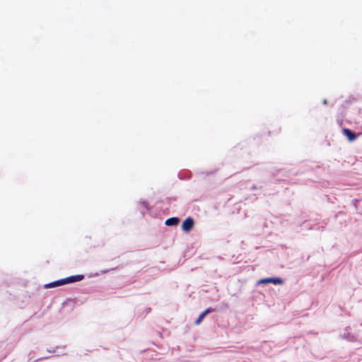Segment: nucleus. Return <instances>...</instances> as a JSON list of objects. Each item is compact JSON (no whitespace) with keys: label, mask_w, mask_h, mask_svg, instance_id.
<instances>
[{"label":"nucleus","mask_w":362,"mask_h":362,"mask_svg":"<svg viewBox=\"0 0 362 362\" xmlns=\"http://www.w3.org/2000/svg\"><path fill=\"white\" fill-rule=\"evenodd\" d=\"M180 219L177 217H172L168 218L165 221V224L168 226H177L178 225Z\"/></svg>","instance_id":"39448f33"},{"label":"nucleus","mask_w":362,"mask_h":362,"mask_svg":"<svg viewBox=\"0 0 362 362\" xmlns=\"http://www.w3.org/2000/svg\"><path fill=\"white\" fill-rule=\"evenodd\" d=\"M283 280L281 278L272 277L262 279L259 281L260 284H282Z\"/></svg>","instance_id":"7ed1b4c3"},{"label":"nucleus","mask_w":362,"mask_h":362,"mask_svg":"<svg viewBox=\"0 0 362 362\" xmlns=\"http://www.w3.org/2000/svg\"><path fill=\"white\" fill-rule=\"evenodd\" d=\"M194 221L192 217H187L182 224V230L185 232H189L194 227Z\"/></svg>","instance_id":"f03ea898"},{"label":"nucleus","mask_w":362,"mask_h":362,"mask_svg":"<svg viewBox=\"0 0 362 362\" xmlns=\"http://www.w3.org/2000/svg\"><path fill=\"white\" fill-rule=\"evenodd\" d=\"M342 132L344 136L347 137L349 141H353L357 138V135H356L351 130L347 128H344L342 130Z\"/></svg>","instance_id":"20e7f679"},{"label":"nucleus","mask_w":362,"mask_h":362,"mask_svg":"<svg viewBox=\"0 0 362 362\" xmlns=\"http://www.w3.org/2000/svg\"><path fill=\"white\" fill-rule=\"evenodd\" d=\"M205 316H206L205 313H201L199 315V317L197 318V320H196L195 325H199L202 322V320H204Z\"/></svg>","instance_id":"423d86ee"},{"label":"nucleus","mask_w":362,"mask_h":362,"mask_svg":"<svg viewBox=\"0 0 362 362\" xmlns=\"http://www.w3.org/2000/svg\"><path fill=\"white\" fill-rule=\"evenodd\" d=\"M84 279V276L83 274H77L74 276H71L58 281H55L47 284H45V288H54L59 286H62L67 284H71L76 281H80Z\"/></svg>","instance_id":"f257e3e1"},{"label":"nucleus","mask_w":362,"mask_h":362,"mask_svg":"<svg viewBox=\"0 0 362 362\" xmlns=\"http://www.w3.org/2000/svg\"><path fill=\"white\" fill-rule=\"evenodd\" d=\"M212 311H213V310H212L211 308H209L206 309V310L203 312V313H205V315H206L207 314H209V313H211Z\"/></svg>","instance_id":"0eeeda50"}]
</instances>
